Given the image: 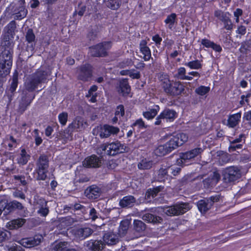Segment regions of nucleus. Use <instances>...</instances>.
I'll return each instance as SVG.
<instances>
[{"instance_id": "f257e3e1", "label": "nucleus", "mask_w": 251, "mask_h": 251, "mask_svg": "<svg viewBox=\"0 0 251 251\" xmlns=\"http://www.w3.org/2000/svg\"><path fill=\"white\" fill-rule=\"evenodd\" d=\"M188 140V137L185 133H178L173 136L165 144L158 146L155 149L154 153L159 156L165 155L178 147L184 144Z\"/></svg>"}, {"instance_id": "c9c22d12", "label": "nucleus", "mask_w": 251, "mask_h": 251, "mask_svg": "<svg viewBox=\"0 0 251 251\" xmlns=\"http://www.w3.org/2000/svg\"><path fill=\"white\" fill-rule=\"evenodd\" d=\"M176 18V15L175 13H172L169 15L166 20L165 23L168 25V27L171 29L174 25Z\"/></svg>"}, {"instance_id": "864d4df0", "label": "nucleus", "mask_w": 251, "mask_h": 251, "mask_svg": "<svg viewBox=\"0 0 251 251\" xmlns=\"http://www.w3.org/2000/svg\"><path fill=\"white\" fill-rule=\"evenodd\" d=\"M124 114L125 110L123 105H120L117 106L115 111V115L119 116V118H120L124 115Z\"/></svg>"}, {"instance_id": "4be33fe9", "label": "nucleus", "mask_w": 251, "mask_h": 251, "mask_svg": "<svg viewBox=\"0 0 251 251\" xmlns=\"http://www.w3.org/2000/svg\"><path fill=\"white\" fill-rule=\"evenodd\" d=\"M212 206V203L210 202L207 199L201 200L198 201L197 206L201 213H205L209 210Z\"/></svg>"}, {"instance_id": "7c9ffc66", "label": "nucleus", "mask_w": 251, "mask_h": 251, "mask_svg": "<svg viewBox=\"0 0 251 251\" xmlns=\"http://www.w3.org/2000/svg\"><path fill=\"white\" fill-rule=\"evenodd\" d=\"M30 155L27 153L25 149H22L20 154V157L18 159V162L22 165L26 164L30 158Z\"/></svg>"}, {"instance_id": "2eb2a0df", "label": "nucleus", "mask_w": 251, "mask_h": 251, "mask_svg": "<svg viewBox=\"0 0 251 251\" xmlns=\"http://www.w3.org/2000/svg\"><path fill=\"white\" fill-rule=\"evenodd\" d=\"M84 246L92 251H100L104 248L105 244L100 240H89L84 243Z\"/></svg>"}, {"instance_id": "b1692460", "label": "nucleus", "mask_w": 251, "mask_h": 251, "mask_svg": "<svg viewBox=\"0 0 251 251\" xmlns=\"http://www.w3.org/2000/svg\"><path fill=\"white\" fill-rule=\"evenodd\" d=\"M25 222V219H17L8 222L6 224V227L9 229H17L22 227Z\"/></svg>"}, {"instance_id": "393cba45", "label": "nucleus", "mask_w": 251, "mask_h": 251, "mask_svg": "<svg viewBox=\"0 0 251 251\" xmlns=\"http://www.w3.org/2000/svg\"><path fill=\"white\" fill-rule=\"evenodd\" d=\"M3 143L5 145H7L9 150H11L13 148H16L17 146V140L11 135H7L5 136L3 139Z\"/></svg>"}, {"instance_id": "c85d7f7f", "label": "nucleus", "mask_w": 251, "mask_h": 251, "mask_svg": "<svg viewBox=\"0 0 251 251\" xmlns=\"http://www.w3.org/2000/svg\"><path fill=\"white\" fill-rule=\"evenodd\" d=\"M49 161L47 156L45 155H41L37 163V168L42 169H48Z\"/></svg>"}, {"instance_id": "473e14b6", "label": "nucleus", "mask_w": 251, "mask_h": 251, "mask_svg": "<svg viewBox=\"0 0 251 251\" xmlns=\"http://www.w3.org/2000/svg\"><path fill=\"white\" fill-rule=\"evenodd\" d=\"M68 247L69 246L67 242H60L54 244L53 249L55 251H66Z\"/></svg>"}, {"instance_id": "0e129e2a", "label": "nucleus", "mask_w": 251, "mask_h": 251, "mask_svg": "<svg viewBox=\"0 0 251 251\" xmlns=\"http://www.w3.org/2000/svg\"><path fill=\"white\" fill-rule=\"evenodd\" d=\"M132 62L131 59H127L120 63L119 66L121 68H125L127 66H131Z\"/></svg>"}, {"instance_id": "39448f33", "label": "nucleus", "mask_w": 251, "mask_h": 251, "mask_svg": "<svg viewBox=\"0 0 251 251\" xmlns=\"http://www.w3.org/2000/svg\"><path fill=\"white\" fill-rule=\"evenodd\" d=\"M3 59L0 62V76L5 77L8 75L12 64V55L9 51L2 53Z\"/></svg>"}, {"instance_id": "ea45409f", "label": "nucleus", "mask_w": 251, "mask_h": 251, "mask_svg": "<svg viewBox=\"0 0 251 251\" xmlns=\"http://www.w3.org/2000/svg\"><path fill=\"white\" fill-rule=\"evenodd\" d=\"M168 171L166 167H161L158 171L157 179L161 181L165 180L167 176Z\"/></svg>"}, {"instance_id": "72a5a7b5", "label": "nucleus", "mask_w": 251, "mask_h": 251, "mask_svg": "<svg viewBox=\"0 0 251 251\" xmlns=\"http://www.w3.org/2000/svg\"><path fill=\"white\" fill-rule=\"evenodd\" d=\"M121 0H106V4L108 7L113 10H116L120 7Z\"/></svg>"}, {"instance_id": "4468645a", "label": "nucleus", "mask_w": 251, "mask_h": 251, "mask_svg": "<svg viewBox=\"0 0 251 251\" xmlns=\"http://www.w3.org/2000/svg\"><path fill=\"white\" fill-rule=\"evenodd\" d=\"M120 238L118 234L114 233L113 231H108L103 235V240L105 244L114 245L119 242Z\"/></svg>"}, {"instance_id": "a211bd4d", "label": "nucleus", "mask_w": 251, "mask_h": 251, "mask_svg": "<svg viewBox=\"0 0 251 251\" xmlns=\"http://www.w3.org/2000/svg\"><path fill=\"white\" fill-rule=\"evenodd\" d=\"M140 50L142 54L141 57L145 61H148L151 57V51L150 48L147 46V42L142 40L140 43Z\"/></svg>"}, {"instance_id": "1a4fd4ad", "label": "nucleus", "mask_w": 251, "mask_h": 251, "mask_svg": "<svg viewBox=\"0 0 251 251\" xmlns=\"http://www.w3.org/2000/svg\"><path fill=\"white\" fill-rule=\"evenodd\" d=\"M71 232L76 239L82 240L91 235L93 230L88 227H75Z\"/></svg>"}, {"instance_id": "dca6fc26", "label": "nucleus", "mask_w": 251, "mask_h": 251, "mask_svg": "<svg viewBox=\"0 0 251 251\" xmlns=\"http://www.w3.org/2000/svg\"><path fill=\"white\" fill-rule=\"evenodd\" d=\"M78 78L83 81H87L92 75L91 66L86 64L81 67L79 71Z\"/></svg>"}, {"instance_id": "49530a36", "label": "nucleus", "mask_w": 251, "mask_h": 251, "mask_svg": "<svg viewBox=\"0 0 251 251\" xmlns=\"http://www.w3.org/2000/svg\"><path fill=\"white\" fill-rule=\"evenodd\" d=\"M18 73H15L13 76L12 82L11 84L10 91L13 92L16 89L18 85Z\"/></svg>"}, {"instance_id": "79ce46f5", "label": "nucleus", "mask_w": 251, "mask_h": 251, "mask_svg": "<svg viewBox=\"0 0 251 251\" xmlns=\"http://www.w3.org/2000/svg\"><path fill=\"white\" fill-rule=\"evenodd\" d=\"M210 91V87L201 86L195 89V92L200 96H204L209 92Z\"/></svg>"}, {"instance_id": "774afa93", "label": "nucleus", "mask_w": 251, "mask_h": 251, "mask_svg": "<svg viewBox=\"0 0 251 251\" xmlns=\"http://www.w3.org/2000/svg\"><path fill=\"white\" fill-rule=\"evenodd\" d=\"M243 119L248 121L249 125L251 126V110L244 113Z\"/></svg>"}, {"instance_id": "f3484780", "label": "nucleus", "mask_w": 251, "mask_h": 251, "mask_svg": "<svg viewBox=\"0 0 251 251\" xmlns=\"http://www.w3.org/2000/svg\"><path fill=\"white\" fill-rule=\"evenodd\" d=\"M220 175L217 172H212L208 178L203 180L204 187H208L210 185L216 184L220 179Z\"/></svg>"}, {"instance_id": "423d86ee", "label": "nucleus", "mask_w": 251, "mask_h": 251, "mask_svg": "<svg viewBox=\"0 0 251 251\" xmlns=\"http://www.w3.org/2000/svg\"><path fill=\"white\" fill-rule=\"evenodd\" d=\"M241 176L240 170L235 166H230L226 168L223 173V179L226 183L233 182Z\"/></svg>"}, {"instance_id": "a19ab883", "label": "nucleus", "mask_w": 251, "mask_h": 251, "mask_svg": "<svg viewBox=\"0 0 251 251\" xmlns=\"http://www.w3.org/2000/svg\"><path fill=\"white\" fill-rule=\"evenodd\" d=\"M162 188H163V187H161V186H158L155 188H154L152 189H150V190H149L148 191V192L146 194L147 197L149 198L151 196L152 198L155 197L157 195V194L158 192H159L162 189Z\"/></svg>"}, {"instance_id": "f704fd0d", "label": "nucleus", "mask_w": 251, "mask_h": 251, "mask_svg": "<svg viewBox=\"0 0 251 251\" xmlns=\"http://www.w3.org/2000/svg\"><path fill=\"white\" fill-rule=\"evenodd\" d=\"M98 87L96 85H93L88 91V94L86 96L90 98V101L94 102L96 100V95L95 92L97 90Z\"/></svg>"}, {"instance_id": "4c0bfd02", "label": "nucleus", "mask_w": 251, "mask_h": 251, "mask_svg": "<svg viewBox=\"0 0 251 251\" xmlns=\"http://www.w3.org/2000/svg\"><path fill=\"white\" fill-rule=\"evenodd\" d=\"M134 228L137 232H141L144 231L146 228L145 224L140 220H134Z\"/></svg>"}, {"instance_id": "a878e982", "label": "nucleus", "mask_w": 251, "mask_h": 251, "mask_svg": "<svg viewBox=\"0 0 251 251\" xmlns=\"http://www.w3.org/2000/svg\"><path fill=\"white\" fill-rule=\"evenodd\" d=\"M135 202V199L132 196L124 197L120 201V205L123 207H130Z\"/></svg>"}, {"instance_id": "58836bf2", "label": "nucleus", "mask_w": 251, "mask_h": 251, "mask_svg": "<svg viewBox=\"0 0 251 251\" xmlns=\"http://www.w3.org/2000/svg\"><path fill=\"white\" fill-rule=\"evenodd\" d=\"M186 66L189 67L191 69H199L201 68V64L198 60H194L186 63L184 64Z\"/></svg>"}, {"instance_id": "ddd939ff", "label": "nucleus", "mask_w": 251, "mask_h": 251, "mask_svg": "<svg viewBox=\"0 0 251 251\" xmlns=\"http://www.w3.org/2000/svg\"><path fill=\"white\" fill-rule=\"evenodd\" d=\"M101 164L100 159L95 155L86 158L83 162V165L88 168H98Z\"/></svg>"}, {"instance_id": "6e6552de", "label": "nucleus", "mask_w": 251, "mask_h": 251, "mask_svg": "<svg viewBox=\"0 0 251 251\" xmlns=\"http://www.w3.org/2000/svg\"><path fill=\"white\" fill-rule=\"evenodd\" d=\"M163 88L166 92L173 95H180L184 90V86L180 82H175L171 86L168 79L164 81Z\"/></svg>"}, {"instance_id": "cd10ccee", "label": "nucleus", "mask_w": 251, "mask_h": 251, "mask_svg": "<svg viewBox=\"0 0 251 251\" xmlns=\"http://www.w3.org/2000/svg\"><path fill=\"white\" fill-rule=\"evenodd\" d=\"M87 126V123L80 117L77 118L71 124V126L74 129H82Z\"/></svg>"}, {"instance_id": "412c9836", "label": "nucleus", "mask_w": 251, "mask_h": 251, "mask_svg": "<svg viewBox=\"0 0 251 251\" xmlns=\"http://www.w3.org/2000/svg\"><path fill=\"white\" fill-rule=\"evenodd\" d=\"M85 194L89 199H96L100 197V190L97 186L93 185L86 189Z\"/></svg>"}, {"instance_id": "9d476101", "label": "nucleus", "mask_w": 251, "mask_h": 251, "mask_svg": "<svg viewBox=\"0 0 251 251\" xmlns=\"http://www.w3.org/2000/svg\"><path fill=\"white\" fill-rule=\"evenodd\" d=\"M203 150L201 148H196L186 152L182 153L180 156V158L177 160L178 163L186 162L187 160H191L195 157L198 156L203 152Z\"/></svg>"}, {"instance_id": "de8ad7c7", "label": "nucleus", "mask_w": 251, "mask_h": 251, "mask_svg": "<svg viewBox=\"0 0 251 251\" xmlns=\"http://www.w3.org/2000/svg\"><path fill=\"white\" fill-rule=\"evenodd\" d=\"M68 115L66 112H62L59 114L58 115V119L60 123L64 126L66 125L67 120H68Z\"/></svg>"}, {"instance_id": "2f4dec72", "label": "nucleus", "mask_w": 251, "mask_h": 251, "mask_svg": "<svg viewBox=\"0 0 251 251\" xmlns=\"http://www.w3.org/2000/svg\"><path fill=\"white\" fill-rule=\"evenodd\" d=\"M153 163L151 161L146 159L142 160L138 164V167L140 170L150 169L152 166Z\"/></svg>"}, {"instance_id": "c756f323", "label": "nucleus", "mask_w": 251, "mask_h": 251, "mask_svg": "<svg viewBox=\"0 0 251 251\" xmlns=\"http://www.w3.org/2000/svg\"><path fill=\"white\" fill-rule=\"evenodd\" d=\"M143 220L149 223H160L162 219L150 213H147L143 216Z\"/></svg>"}, {"instance_id": "c03bdc74", "label": "nucleus", "mask_w": 251, "mask_h": 251, "mask_svg": "<svg viewBox=\"0 0 251 251\" xmlns=\"http://www.w3.org/2000/svg\"><path fill=\"white\" fill-rule=\"evenodd\" d=\"M33 136L34 138L35 144L37 146H39L43 142L41 136L40 135L39 131L37 129H35L33 131Z\"/></svg>"}, {"instance_id": "37998d69", "label": "nucleus", "mask_w": 251, "mask_h": 251, "mask_svg": "<svg viewBox=\"0 0 251 251\" xmlns=\"http://www.w3.org/2000/svg\"><path fill=\"white\" fill-rule=\"evenodd\" d=\"M228 13H224L221 10H216L215 11L214 15L218 18L220 20L223 22L224 20L228 18L227 15Z\"/></svg>"}, {"instance_id": "e2e57ef3", "label": "nucleus", "mask_w": 251, "mask_h": 251, "mask_svg": "<svg viewBox=\"0 0 251 251\" xmlns=\"http://www.w3.org/2000/svg\"><path fill=\"white\" fill-rule=\"evenodd\" d=\"M20 8V11L18 13H16L17 17H19V19H22L26 16L27 11L23 7H21Z\"/></svg>"}, {"instance_id": "f8f14e48", "label": "nucleus", "mask_w": 251, "mask_h": 251, "mask_svg": "<svg viewBox=\"0 0 251 251\" xmlns=\"http://www.w3.org/2000/svg\"><path fill=\"white\" fill-rule=\"evenodd\" d=\"M126 147L119 141L112 142L108 144L107 154L115 155L125 152Z\"/></svg>"}, {"instance_id": "7ed1b4c3", "label": "nucleus", "mask_w": 251, "mask_h": 251, "mask_svg": "<svg viewBox=\"0 0 251 251\" xmlns=\"http://www.w3.org/2000/svg\"><path fill=\"white\" fill-rule=\"evenodd\" d=\"M191 208L190 204L188 203H177L172 206L165 208H159V210L162 211L168 216H176L183 214L189 210Z\"/></svg>"}, {"instance_id": "8fccbe9b", "label": "nucleus", "mask_w": 251, "mask_h": 251, "mask_svg": "<svg viewBox=\"0 0 251 251\" xmlns=\"http://www.w3.org/2000/svg\"><path fill=\"white\" fill-rule=\"evenodd\" d=\"M35 39V35L33 32L32 30L29 29L26 34V41L29 43H32L34 41Z\"/></svg>"}, {"instance_id": "9b49d317", "label": "nucleus", "mask_w": 251, "mask_h": 251, "mask_svg": "<svg viewBox=\"0 0 251 251\" xmlns=\"http://www.w3.org/2000/svg\"><path fill=\"white\" fill-rule=\"evenodd\" d=\"M43 238L41 235H36L33 237L26 238L17 241L20 245L25 248H31L38 245Z\"/></svg>"}, {"instance_id": "a18cd8bd", "label": "nucleus", "mask_w": 251, "mask_h": 251, "mask_svg": "<svg viewBox=\"0 0 251 251\" xmlns=\"http://www.w3.org/2000/svg\"><path fill=\"white\" fill-rule=\"evenodd\" d=\"M157 110L155 109H151L150 111L145 112L143 113L144 117L148 120L153 119L157 114Z\"/></svg>"}, {"instance_id": "4d7b16f0", "label": "nucleus", "mask_w": 251, "mask_h": 251, "mask_svg": "<svg viewBox=\"0 0 251 251\" xmlns=\"http://www.w3.org/2000/svg\"><path fill=\"white\" fill-rule=\"evenodd\" d=\"M132 126H137L139 128H145L147 127L142 119L137 120L136 122L133 124Z\"/></svg>"}, {"instance_id": "5fc2aeb1", "label": "nucleus", "mask_w": 251, "mask_h": 251, "mask_svg": "<svg viewBox=\"0 0 251 251\" xmlns=\"http://www.w3.org/2000/svg\"><path fill=\"white\" fill-rule=\"evenodd\" d=\"M128 75L133 79H138L140 77V72L134 70H130Z\"/></svg>"}, {"instance_id": "69168bd1", "label": "nucleus", "mask_w": 251, "mask_h": 251, "mask_svg": "<svg viewBox=\"0 0 251 251\" xmlns=\"http://www.w3.org/2000/svg\"><path fill=\"white\" fill-rule=\"evenodd\" d=\"M90 218L94 221L98 218L97 213L95 208H92L89 212Z\"/></svg>"}, {"instance_id": "052dcab7", "label": "nucleus", "mask_w": 251, "mask_h": 251, "mask_svg": "<svg viewBox=\"0 0 251 251\" xmlns=\"http://www.w3.org/2000/svg\"><path fill=\"white\" fill-rule=\"evenodd\" d=\"M13 195L15 198H21L22 199H25V195L20 190H16L14 192H13Z\"/></svg>"}, {"instance_id": "aec40b11", "label": "nucleus", "mask_w": 251, "mask_h": 251, "mask_svg": "<svg viewBox=\"0 0 251 251\" xmlns=\"http://www.w3.org/2000/svg\"><path fill=\"white\" fill-rule=\"evenodd\" d=\"M119 93L123 96L128 94L130 91V87L129 86L127 79H123L119 81V87L117 88Z\"/></svg>"}, {"instance_id": "338daca9", "label": "nucleus", "mask_w": 251, "mask_h": 251, "mask_svg": "<svg viewBox=\"0 0 251 251\" xmlns=\"http://www.w3.org/2000/svg\"><path fill=\"white\" fill-rule=\"evenodd\" d=\"M213 43V42L206 39H202L201 41V44L206 48H211Z\"/></svg>"}, {"instance_id": "5701e85b", "label": "nucleus", "mask_w": 251, "mask_h": 251, "mask_svg": "<svg viewBox=\"0 0 251 251\" xmlns=\"http://www.w3.org/2000/svg\"><path fill=\"white\" fill-rule=\"evenodd\" d=\"M160 114L163 120H165L167 122L173 121L176 117V111L170 109H164Z\"/></svg>"}, {"instance_id": "bb28decb", "label": "nucleus", "mask_w": 251, "mask_h": 251, "mask_svg": "<svg viewBox=\"0 0 251 251\" xmlns=\"http://www.w3.org/2000/svg\"><path fill=\"white\" fill-rule=\"evenodd\" d=\"M129 224V221L127 220L122 221L121 222L118 233L120 237L124 236L126 234L128 229Z\"/></svg>"}, {"instance_id": "e433bc0d", "label": "nucleus", "mask_w": 251, "mask_h": 251, "mask_svg": "<svg viewBox=\"0 0 251 251\" xmlns=\"http://www.w3.org/2000/svg\"><path fill=\"white\" fill-rule=\"evenodd\" d=\"M36 172L37 173V179L44 180L47 177V173L48 169L38 168L36 169Z\"/></svg>"}, {"instance_id": "13d9d810", "label": "nucleus", "mask_w": 251, "mask_h": 251, "mask_svg": "<svg viewBox=\"0 0 251 251\" xmlns=\"http://www.w3.org/2000/svg\"><path fill=\"white\" fill-rule=\"evenodd\" d=\"M7 248L8 251H23L22 248L16 244H13L11 246H7Z\"/></svg>"}, {"instance_id": "0eeeda50", "label": "nucleus", "mask_w": 251, "mask_h": 251, "mask_svg": "<svg viewBox=\"0 0 251 251\" xmlns=\"http://www.w3.org/2000/svg\"><path fill=\"white\" fill-rule=\"evenodd\" d=\"M111 47L110 42L99 44L89 48V53L93 56L100 57L106 55V51Z\"/></svg>"}, {"instance_id": "603ef678", "label": "nucleus", "mask_w": 251, "mask_h": 251, "mask_svg": "<svg viewBox=\"0 0 251 251\" xmlns=\"http://www.w3.org/2000/svg\"><path fill=\"white\" fill-rule=\"evenodd\" d=\"M168 172H170L174 176L177 175L180 171V168L176 166H171L167 168Z\"/></svg>"}, {"instance_id": "09e8293b", "label": "nucleus", "mask_w": 251, "mask_h": 251, "mask_svg": "<svg viewBox=\"0 0 251 251\" xmlns=\"http://www.w3.org/2000/svg\"><path fill=\"white\" fill-rule=\"evenodd\" d=\"M45 203L46 204L45 207H41L37 211V213L39 214L41 216L43 217L47 216L49 212L48 208L46 207L47 202L45 201Z\"/></svg>"}, {"instance_id": "bf43d9fd", "label": "nucleus", "mask_w": 251, "mask_h": 251, "mask_svg": "<svg viewBox=\"0 0 251 251\" xmlns=\"http://www.w3.org/2000/svg\"><path fill=\"white\" fill-rule=\"evenodd\" d=\"M10 205L13 208H17L19 210H22L24 209V206L19 201H13L10 202Z\"/></svg>"}, {"instance_id": "680f3d73", "label": "nucleus", "mask_w": 251, "mask_h": 251, "mask_svg": "<svg viewBox=\"0 0 251 251\" xmlns=\"http://www.w3.org/2000/svg\"><path fill=\"white\" fill-rule=\"evenodd\" d=\"M219 162L223 164L227 162L228 160V155L226 153H223L220 156L219 158Z\"/></svg>"}, {"instance_id": "f03ea898", "label": "nucleus", "mask_w": 251, "mask_h": 251, "mask_svg": "<svg viewBox=\"0 0 251 251\" xmlns=\"http://www.w3.org/2000/svg\"><path fill=\"white\" fill-rule=\"evenodd\" d=\"M48 75V73L46 71L42 70L37 71L26 81V88L29 91L34 90L39 84L45 81Z\"/></svg>"}, {"instance_id": "6e6d98bb", "label": "nucleus", "mask_w": 251, "mask_h": 251, "mask_svg": "<svg viewBox=\"0 0 251 251\" xmlns=\"http://www.w3.org/2000/svg\"><path fill=\"white\" fill-rule=\"evenodd\" d=\"M16 28V24L14 21L10 22L5 28V30L9 33H12Z\"/></svg>"}, {"instance_id": "3c124183", "label": "nucleus", "mask_w": 251, "mask_h": 251, "mask_svg": "<svg viewBox=\"0 0 251 251\" xmlns=\"http://www.w3.org/2000/svg\"><path fill=\"white\" fill-rule=\"evenodd\" d=\"M224 28L226 30H231L233 28V24L229 18H227L223 22Z\"/></svg>"}, {"instance_id": "6ab92c4d", "label": "nucleus", "mask_w": 251, "mask_h": 251, "mask_svg": "<svg viewBox=\"0 0 251 251\" xmlns=\"http://www.w3.org/2000/svg\"><path fill=\"white\" fill-rule=\"evenodd\" d=\"M241 118V112H238L236 114L230 115L228 116L227 121V126L229 127L233 128L237 126Z\"/></svg>"}, {"instance_id": "20e7f679", "label": "nucleus", "mask_w": 251, "mask_h": 251, "mask_svg": "<svg viewBox=\"0 0 251 251\" xmlns=\"http://www.w3.org/2000/svg\"><path fill=\"white\" fill-rule=\"evenodd\" d=\"M94 134L97 132V135H99L101 138H106L111 135H117L120 132V128L109 125H104L98 126L94 129Z\"/></svg>"}]
</instances>
